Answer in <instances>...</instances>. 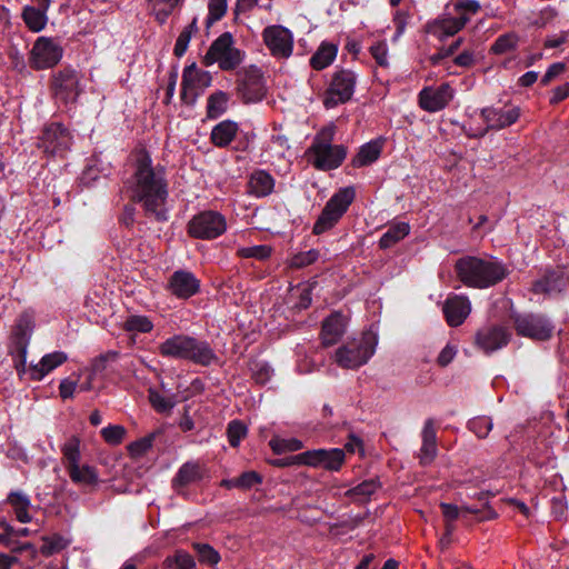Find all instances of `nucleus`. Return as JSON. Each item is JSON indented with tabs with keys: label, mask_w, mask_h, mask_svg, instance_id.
I'll return each mask as SVG.
<instances>
[{
	"label": "nucleus",
	"mask_w": 569,
	"mask_h": 569,
	"mask_svg": "<svg viewBox=\"0 0 569 569\" xmlns=\"http://www.w3.org/2000/svg\"><path fill=\"white\" fill-rule=\"evenodd\" d=\"M299 465L312 468H322L328 471H339L346 460L343 449H313L301 452L295 457Z\"/></svg>",
	"instance_id": "obj_14"
},
{
	"label": "nucleus",
	"mask_w": 569,
	"mask_h": 569,
	"mask_svg": "<svg viewBox=\"0 0 569 569\" xmlns=\"http://www.w3.org/2000/svg\"><path fill=\"white\" fill-rule=\"evenodd\" d=\"M440 508L442 510V515L446 520L447 536L452 535V532L455 530L453 521L457 520L460 516H462L463 513H477L478 512V510H476L471 507H468V506H463V507L459 508L456 505L446 503V502L440 503Z\"/></svg>",
	"instance_id": "obj_38"
},
{
	"label": "nucleus",
	"mask_w": 569,
	"mask_h": 569,
	"mask_svg": "<svg viewBox=\"0 0 569 569\" xmlns=\"http://www.w3.org/2000/svg\"><path fill=\"white\" fill-rule=\"evenodd\" d=\"M370 53L380 67H388V46L386 42H377L370 47Z\"/></svg>",
	"instance_id": "obj_57"
},
{
	"label": "nucleus",
	"mask_w": 569,
	"mask_h": 569,
	"mask_svg": "<svg viewBox=\"0 0 569 569\" xmlns=\"http://www.w3.org/2000/svg\"><path fill=\"white\" fill-rule=\"evenodd\" d=\"M212 77L210 72L191 64L184 68L181 82V98L187 103H192L196 99L211 86Z\"/></svg>",
	"instance_id": "obj_19"
},
{
	"label": "nucleus",
	"mask_w": 569,
	"mask_h": 569,
	"mask_svg": "<svg viewBox=\"0 0 569 569\" xmlns=\"http://www.w3.org/2000/svg\"><path fill=\"white\" fill-rule=\"evenodd\" d=\"M422 445L420 448L419 459L422 465H429L437 456V433L435 421L427 419L421 431Z\"/></svg>",
	"instance_id": "obj_28"
},
{
	"label": "nucleus",
	"mask_w": 569,
	"mask_h": 569,
	"mask_svg": "<svg viewBox=\"0 0 569 569\" xmlns=\"http://www.w3.org/2000/svg\"><path fill=\"white\" fill-rule=\"evenodd\" d=\"M518 39L513 33L500 36L491 47L493 53L502 54L513 50L517 46Z\"/></svg>",
	"instance_id": "obj_49"
},
{
	"label": "nucleus",
	"mask_w": 569,
	"mask_h": 569,
	"mask_svg": "<svg viewBox=\"0 0 569 569\" xmlns=\"http://www.w3.org/2000/svg\"><path fill=\"white\" fill-rule=\"evenodd\" d=\"M333 136L332 127L323 128L308 149L309 159L317 169H336L346 159V148L342 144H332Z\"/></svg>",
	"instance_id": "obj_5"
},
{
	"label": "nucleus",
	"mask_w": 569,
	"mask_h": 569,
	"mask_svg": "<svg viewBox=\"0 0 569 569\" xmlns=\"http://www.w3.org/2000/svg\"><path fill=\"white\" fill-rule=\"evenodd\" d=\"M157 21L164 23L168 17L173 12L183 0H147Z\"/></svg>",
	"instance_id": "obj_42"
},
{
	"label": "nucleus",
	"mask_w": 569,
	"mask_h": 569,
	"mask_svg": "<svg viewBox=\"0 0 569 569\" xmlns=\"http://www.w3.org/2000/svg\"><path fill=\"white\" fill-rule=\"evenodd\" d=\"M42 540L43 545L40 550L43 556H51L68 546V541L59 535L43 537Z\"/></svg>",
	"instance_id": "obj_48"
},
{
	"label": "nucleus",
	"mask_w": 569,
	"mask_h": 569,
	"mask_svg": "<svg viewBox=\"0 0 569 569\" xmlns=\"http://www.w3.org/2000/svg\"><path fill=\"white\" fill-rule=\"evenodd\" d=\"M63 49L53 38L39 37L31 50V64L36 69H48L56 66L62 58Z\"/></svg>",
	"instance_id": "obj_18"
},
{
	"label": "nucleus",
	"mask_w": 569,
	"mask_h": 569,
	"mask_svg": "<svg viewBox=\"0 0 569 569\" xmlns=\"http://www.w3.org/2000/svg\"><path fill=\"white\" fill-rule=\"evenodd\" d=\"M197 551L200 562L214 566L220 561L219 552L208 543L194 542L192 545Z\"/></svg>",
	"instance_id": "obj_47"
},
{
	"label": "nucleus",
	"mask_w": 569,
	"mask_h": 569,
	"mask_svg": "<svg viewBox=\"0 0 569 569\" xmlns=\"http://www.w3.org/2000/svg\"><path fill=\"white\" fill-rule=\"evenodd\" d=\"M238 92L246 103L262 100L266 94V84L261 70L249 66L239 72Z\"/></svg>",
	"instance_id": "obj_16"
},
{
	"label": "nucleus",
	"mask_w": 569,
	"mask_h": 569,
	"mask_svg": "<svg viewBox=\"0 0 569 569\" xmlns=\"http://www.w3.org/2000/svg\"><path fill=\"white\" fill-rule=\"evenodd\" d=\"M252 375L258 383H266L272 373V369L268 363L258 362L252 368Z\"/></svg>",
	"instance_id": "obj_60"
},
{
	"label": "nucleus",
	"mask_w": 569,
	"mask_h": 569,
	"mask_svg": "<svg viewBox=\"0 0 569 569\" xmlns=\"http://www.w3.org/2000/svg\"><path fill=\"white\" fill-rule=\"evenodd\" d=\"M102 438L110 445H119L126 435V429L119 425H111L101 430Z\"/></svg>",
	"instance_id": "obj_55"
},
{
	"label": "nucleus",
	"mask_w": 569,
	"mask_h": 569,
	"mask_svg": "<svg viewBox=\"0 0 569 569\" xmlns=\"http://www.w3.org/2000/svg\"><path fill=\"white\" fill-rule=\"evenodd\" d=\"M158 349L162 357L186 360L203 367H209L219 361L218 356L207 340L184 333L173 335L166 339L159 345Z\"/></svg>",
	"instance_id": "obj_3"
},
{
	"label": "nucleus",
	"mask_w": 569,
	"mask_h": 569,
	"mask_svg": "<svg viewBox=\"0 0 569 569\" xmlns=\"http://www.w3.org/2000/svg\"><path fill=\"white\" fill-rule=\"evenodd\" d=\"M229 96L223 91H216L208 97L207 117L217 119L222 116L228 108Z\"/></svg>",
	"instance_id": "obj_40"
},
{
	"label": "nucleus",
	"mask_w": 569,
	"mask_h": 569,
	"mask_svg": "<svg viewBox=\"0 0 569 569\" xmlns=\"http://www.w3.org/2000/svg\"><path fill=\"white\" fill-rule=\"evenodd\" d=\"M457 355V347L447 345L438 356L437 362L441 367L448 366Z\"/></svg>",
	"instance_id": "obj_63"
},
{
	"label": "nucleus",
	"mask_w": 569,
	"mask_h": 569,
	"mask_svg": "<svg viewBox=\"0 0 569 569\" xmlns=\"http://www.w3.org/2000/svg\"><path fill=\"white\" fill-rule=\"evenodd\" d=\"M226 230V218L217 211L200 212L188 224L189 234L198 239H216Z\"/></svg>",
	"instance_id": "obj_12"
},
{
	"label": "nucleus",
	"mask_w": 569,
	"mask_h": 569,
	"mask_svg": "<svg viewBox=\"0 0 569 569\" xmlns=\"http://www.w3.org/2000/svg\"><path fill=\"white\" fill-rule=\"evenodd\" d=\"M521 110L516 106L506 108L486 107L480 110V117L485 122V127L472 128L463 124V132L470 138H482L490 130L499 131L516 123L520 118Z\"/></svg>",
	"instance_id": "obj_6"
},
{
	"label": "nucleus",
	"mask_w": 569,
	"mask_h": 569,
	"mask_svg": "<svg viewBox=\"0 0 569 569\" xmlns=\"http://www.w3.org/2000/svg\"><path fill=\"white\" fill-rule=\"evenodd\" d=\"M238 130L237 122L231 120L221 121L212 128L211 141L216 147L224 148L236 138Z\"/></svg>",
	"instance_id": "obj_32"
},
{
	"label": "nucleus",
	"mask_w": 569,
	"mask_h": 569,
	"mask_svg": "<svg viewBox=\"0 0 569 569\" xmlns=\"http://www.w3.org/2000/svg\"><path fill=\"white\" fill-rule=\"evenodd\" d=\"M162 566L164 569H196V561L189 552L179 549L172 556H168Z\"/></svg>",
	"instance_id": "obj_41"
},
{
	"label": "nucleus",
	"mask_w": 569,
	"mask_h": 569,
	"mask_svg": "<svg viewBox=\"0 0 569 569\" xmlns=\"http://www.w3.org/2000/svg\"><path fill=\"white\" fill-rule=\"evenodd\" d=\"M8 502L11 505L19 522L28 523L32 520V517L29 513L31 502L26 493L21 491H13L8 496Z\"/></svg>",
	"instance_id": "obj_34"
},
{
	"label": "nucleus",
	"mask_w": 569,
	"mask_h": 569,
	"mask_svg": "<svg viewBox=\"0 0 569 569\" xmlns=\"http://www.w3.org/2000/svg\"><path fill=\"white\" fill-rule=\"evenodd\" d=\"M71 136L69 131L60 123H50L47 126L40 137L39 147L46 153L56 156L62 154L70 148Z\"/></svg>",
	"instance_id": "obj_21"
},
{
	"label": "nucleus",
	"mask_w": 569,
	"mask_h": 569,
	"mask_svg": "<svg viewBox=\"0 0 569 569\" xmlns=\"http://www.w3.org/2000/svg\"><path fill=\"white\" fill-rule=\"evenodd\" d=\"M512 319L519 336L536 340H546L551 336L552 327L550 322L540 315H516Z\"/></svg>",
	"instance_id": "obj_20"
},
{
	"label": "nucleus",
	"mask_w": 569,
	"mask_h": 569,
	"mask_svg": "<svg viewBox=\"0 0 569 569\" xmlns=\"http://www.w3.org/2000/svg\"><path fill=\"white\" fill-rule=\"evenodd\" d=\"M480 10L476 0H458L446 7L445 12L426 24V31L439 40L458 33L467 22Z\"/></svg>",
	"instance_id": "obj_4"
},
{
	"label": "nucleus",
	"mask_w": 569,
	"mask_h": 569,
	"mask_svg": "<svg viewBox=\"0 0 569 569\" xmlns=\"http://www.w3.org/2000/svg\"><path fill=\"white\" fill-rule=\"evenodd\" d=\"M200 282L193 273L184 270L173 272L169 281L171 292L178 298H189L199 290Z\"/></svg>",
	"instance_id": "obj_26"
},
{
	"label": "nucleus",
	"mask_w": 569,
	"mask_h": 569,
	"mask_svg": "<svg viewBox=\"0 0 569 569\" xmlns=\"http://www.w3.org/2000/svg\"><path fill=\"white\" fill-rule=\"evenodd\" d=\"M566 69V64L562 62L552 63L541 79L542 84H548L552 79L561 74Z\"/></svg>",
	"instance_id": "obj_64"
},
{
	"label": "nucleus",
	"mask_w": 569,
	"mask_h": 569,
	"mask_svg": "<svg viewBox=\"0 0 569 569\" xmlns=\"http://www.w3.org/2000/svg\"><path fill=\"white\" fill-rule=\"evenodd\" d=\"M379 488L380 482L377 479H368L347 490L346 496L356 502H366Z\"/></svg>",
	"instance_id": "obj_37"
},
{
	"label": "nucleus",
	"mask_w": 569,
	"mask_h": 569,
	"mask_svg": "<svg viewBox=\"0 0 569 569\" xmlns=\"http://www.w3.org/2000/svg\"><path fill=\"white\" fill-rule=\"evenodd\" d=\"M262 39L270 54L276 59H288L293 51L292 32L280 24L268 26L262 31Z\"/></svg>",
	"instance_id": "obj_15"
},
{
	"label": "nucleus",
	"mask_w": 569,
	"mask_h": 569,
	"mask_svg": "<svg viewBox=\"0 0 569 569\" xmlns=\"http://www.w3.org/2000/svg\"><path fill=\"white\" fill-rule=\"evenodd\" d=\"M238 254L242 258H254L258 260H264L271 254V249L268 246H252L243 247L238 249Z\"/></svg>",
	"instance_id": "obj_53"
},
{
	"label": "nucleus",
	"mask_w": 569,
	"mask_h": 569,
	"mask_svg": "<svg viewBox=\"0 0 569 569\" xmlns=\"http://www.w3.org/2000/svg\"><path fill=\"white\" fill-rule=\"evenodd\" d=\"M247 435V427L239 420H232L228 425V438L231 447H238Z\"/></svg>",
	"instance_id": "obj_52"
},
{
	"label": "nucleus",
	"mask_w": 569,
	"mask_h": 569,
	"mask_svg": "<svg viewBox=\"0 0 569 569\" xmlns=\"http://www.w3.org/2000/svg\"><path fill=\"white\" fill-rule=\"evenodd\" d=\"M248 187L254 197H267L273 191L274 179L267 171L257 170L250 176Z\"/></svg>",
	"instance_id": "obj_31"
},
{
	"label": "nucleus",
	"mask_w": 569,
	"mask_h": 569,
	"mask_svg": "<svg viewBox=\"0 0 569 569\" xmlns=\"http://www.w3.org/2000/svg\"><path fill=\"white\" fill-rule=\"evenodd\" d=\"M443 313L449 326H460L471 311V305L467 297H449L443 305Z\"/></svg>",
	"instance_id": "obj_25"
},
{
	"label": "nucleus",
	"mask_w": 569,
	"mask_h": 569,
	"mask_svg": "<svg viewBox=\"0 0 569 569\" xmlns=\"http://www.w3.org/2000/svg\"><path fill=\"white\" fill-rule=\"evenodd\" d=\"M44 8L26 7L22 11V18L27 27L33 31H41L48 21Z\"/></svg>",
	"instance_id": "obj_39"
},
{
	"label": "nucleus",
	"mask_w": 569,
	"mask_h": 569,
	"mask_svg": "<svg viewBox=\"0 0 569 569\" xmlns=\"http://www.w3.org/2000/svg\"><path fill=\"white\" fill-rule=\"evenodd\" d=\"M455 97V90L449 83L439 87H426L418 96L419 106L428 112H438L445 109Z\"/></svg>",
	"instance_id": "obj_22"
},
{
	"label": "nucleus",
	"mask_w": 569,
	"mask_h": 569,
	"mask_svg": "<svg viewBox=\"0 0 569 569\" xmlns=\"http://www.w3.org/2000/svg\"><path fill=\"white\" fill-rule=\"evenodd\" d=\"M357 76L351 70H339L332 74V79L323 94V106L332 109L349 101L355 92Z\"/></svg>",
	"instance_id": "obj_11"
},
{
	"label": "nucleus",
	"mask_w": 569,
	"mask_h": 569,
	"mask_svg": "<svg viewBox=\"0 0 569 569\" xmlns=\"http://www.w3.org/2000/svg\"><path fill=\"white\" fill-rule=\"evenodd\" d=\"M356 192L352 187H346L336 192L326 203L320 216L313 224V233L321 234L333 228L341 217L347 212L355 199Z\"/></svg>",
	"instance_id": "obj_8"
},
{
	"label": "nucleus",
	"mask_w": 569,
	"mask_h": 569,
	"mask_svg": "<svg viewBox=\"0 0 569 569\" xmlns=\"http://www.w3.org/2000/svg\"><path fill=\"white\" fill-rule=\"evenodd\" d=\"M153 328L152 321L146 316L132 315L129 316L124 323L123 329L129 332H150Z\"/></svg>",
	"instance_id": "obj_46"
},
{
	"label": "nucleus",
	"mask_w": 569,
	"mask_h": 569,
	"mask_svg": "<svg viewBox=\"0 0 569 569\" xmlns=\"http://www.w3.org/2000/svg\"><path fill=\"white\" fill-rule=\"evenodd\" d=\"M149 400H150V403L152 405V407L158 412L170 411L174 406V401L171 398L166 397V396L161 395L160 392L152 390V389L149 390Z\"/></svg>",
	"instance_id": "obj_51"
},
{
	"label": "nucleus",
	"mask_w": 569,
	"mask_h": 569,
	"mask_svg": "<svg viewBox=\"0 0 569 569\" xmlns=\"http://www.w3.org/2000/svg\"><path fill=\"white\" fill-rule=\"evenodd\" d=\"M207 27L209 28L214 22L219 21L227 11V0H210L208 4Z\"/></svg>",
	"instance_id": "obj_50"
},
{
	"label": "nucleus",
	"mask_w": 569,
	"mask_h": 569,
	"mask_svg": "<svg viewBox=\"0 0 569 569\" xmlns=\"http://www.w3.org/2000/svg\"><path fill=\"white\" fill-rule=\"evenodd\" d=\"M52 90L54 98L63 103L74 102L82 92L79 73L71 68H64L53 76Z\"/></svg>",
	"instance_id": "obj_17"
},
{
	"label": "nucleus",
	"mask_w": 569,
	"mask_h": 569,
	"mask_svg": "<svg viewBox=\"0 0 569 569\" xmlns=\"http://www.w3.org/2000/svg\"><path fill=\"white\" fill-rule=\"evenodd\" d=\"M67 353L62 351H54L44 355L39 361V363L30 366V378L38 381L42 380L48 373L53 371L59 366L63 365L67 361Z\"/></svg>",
	"instance_id": "obj_29"
},
{
	"label": "nucleus",
	"mask_w": 569,
	"mask_h": 569,
	"mask_svg": "<svg viewBox=\"0 0 569 569\" xmlns=\"http://www.w3.org/2000/svg\"><path fill=\"white\" fill-rule=\"evenodd\" d=\"M338 47L331 42H322L310 58V66L315 70H322L329 67L336 59Z\"/></svg>",
	"instance_id": "obj_33"
},
{
	"label": "nucleus",
	"mask_w": 569,
	"mask_h": 569,
	"mask_svg": "<svg viewBox=\"0 0 569 569\" xmlns=\"http://www.w3.org/2000/svg\"><path fill=\"white\" fill-rule=\"evenodd\" d=\"M346 318L335 312L323 320L321 340L325 347L336 345L346 331Z\"/></svg>",
	"instance_id": "obj_27"
},
{
	"label": "nucleus",
	"mask_w": 569,
	"mask_h": 569,
	"mask_svg": "<svg viewBox=\"0 0 569 569\" xmlns=\"http://www.w3.org/2000/svg\"><path fill=\"white\" fill-rule=\"evenodd\" d=\"M569 284V272L565 269H557L545 273L533 286L535 293L556 295L566 289Z\"/></svg>",
	"instance_id": "obj_24"
},
{
	"label": "nucleus",
	"mask_w": 569,
	"mask_h": 569,
	"mask_svg": "<svg viewBox=\"0 0 569 569\" xmlns=\"http://www.w3.org/2000/svg\"><path fill=\"white\" fill-rule=\"evenodd\" d=\"M511 332L502 326H488L478 330L476 335V346L485 353L489 355L502 349L508 345Z\"/></svg>",
	"instance_id": "obj_23"
},
{
	"label": "nucleus",
	"mask_w": 569,
	"mask_h": 569,
	"mask_svg": "<svg viewBox=\"0 0 569 569\" xmlns=\"http://www.w3.org/2000/svg\"><path fill=\"white\" fill-rule=\"evenodd\" d=\"M132 200L140 203L147 216L158 221L168 220V183L164 168L153 166L150 154L140 150L136 154L134 173L130 184Z\"/></svg>",
	"instance_id": "obj_1"
},
{
	"label": "nucleus",
	"mask_w": 569,
	"mask_h": 569,
	"mask_svg": "<svg viewBox=\"0 0 569 569\" xmlns=\"http://www.w3.org/2000/svg\"><path fill=\"white\" fill-rule=\"evenodd\" d=\"M34 328V318L30 312H23L17 319L13 335L11 352L17 356V370L26 371L27 353L30 338Z\"/></svg>",
	"instance_id": "obj_13"
},
{
	"label": "nucleus",
	"mask_w": 569,
	"mask_h": 569,
	"mask_svg": "<svg viewBox=\"0 0 569 569\" xmlns=\"http://www.w3.org/2000/svg\"><path fill=\"white\" fill-rule=\"evenodd\" d=\"M198 32V19L193 18L191 23L187 26L181 33L179 34L176 44H174V54L177 57H182L189 46L192 34Z\"/></svg>",
	"instance_id": "obj_44"
},
{
	"label": "nucleus",
	"mask_w": 569,
	"mask_h": 569,
	"mask_svg": "<svg viewBox=\"0 0 569 569\" xmlns=\"http://www.w3.org/2000/svg\"><path fill=\"white\" fill-rule=\"evenodd\" d=\"M382 143L379 140L363 144L358 154L353 158L352 164L357 168L369 166L375 162L381 153Z\"/></svg>",
	"instance_id": "obj_35"
},
{
	"label": "nucleus",
	"mask_w": 569,
	"mask_h": 569,
	"mask_svg": "<svg viewBox=\"0 0 569 569\" xmlns=\"http://www.w3.org/2000/svg\"><path fill=\"white\" fill-rule=\"evenodd\" d=\"M319 257V252L315 249L299 252L295 254L290 260V266L293 268H303L313 263Z\"/></svg>",
	"instance_id": "obj_56"
},
{
	"label": "nucleus",
	"mask_w": 569,
	"mask_h": 569,
	"mask_svg": "<svg viewBox=\"0 0 569 569\" xmlns=\"http://www.w3.org/2000/svg\"><path fill=\"white\" fill-rule=\"evenodd\" d=\"M63 465L72 482L81 486H93L98 482L97 470L89 465H80V442L77 438L70 439L62 447Z\"/></svg>",
	"instance_id": "obj_10"
},
{
	"label": "nucleus",
	"mask_w": 569,
	"mask_h": 569,
	"mask_svg": "<svg viewBox=\"0 0 569 569\" xmlns=\"http://www.w3.org/2000/svg\"><path fill=\"white\" fill-rule=\"evenodd\" d=\"M289 150L287 137L282 134H273L268 146V151L277 158H283Z\"/></svg>",
	"instance_id": "obj_54"
},
{
	"label": "nucleus",
	"mask_w": 569,
	"mask_h": 569,
	"mask_svg": "<svg viewBox=\"0 0 569 569\" xmlns=\"http://www.w3.org/2000/svg\"><path fill=\"white\" fill-rule=\"evenodd\" d=\"M462 43V38H458L447 48H440L437 53L431 56L430 60L433 64H438L442 59L452 56Z\"/></svg>",
	"instance_id": "obj_58"
},
{
	"label": "nucleus",
	"mask_w": 569,
	"mask_h": 569,
	"mask_svg": "<svg viewBox=\"0 0 569 569\" xmlns=\"http://www.w3.org/2000/svg\"><path fill=\"white\" fill-rule=\"evenodd\" d=\"M153 442V436L141 438L129 446V450L134 456H141L147 452Z\"/></svg>",
	"instance_id": "obj_62"
},
{
	"label": "nucleus",
	"mask_w": 569,
	"mask_h": 569,
	"mask_svg": "<svg viewBox=\"0 0 569 569\" xmlns=\"http://www.w3.org/2000/svg\"><path fill=\"white\" fill-rule=\"evenodd\" d=\"M480 56L475 51L465 50L455 58V63L462 68H470L476 64Z\"/></svg>",
	"instance_id": "obj_61"
},
{
	"label": "nucleus",
	"mask_w": 569,
	"mask_h": 569,
	"mask_svg": "<svg viewBox=\"0 0 569 569\" xmlns=\"http://www.w3.org/2000/svg\"><path fill=\"white\" fill-rule=\"evenodd\" d=\"M455 269L459 280L468 287L486 289L502 281L507 267L495 258L466 256L457 260Z\"/></svg>",
	"instance_id": "obj_2"
},
{
	"label": "nucleus",
	"mask_w": 569,
	"mask_h": 569,
	"mask_svg": "<svg viewBox=\"0 0 569 569\" xmlns=\"http://www.w3.org/2000/svg\"><path fill=\"white\" fill-rule=\"evenodd\" d=\"M269 446L272 451L277 455H281L284 452L298 451L303 448V442L297 438H280L273 437L269 441Z\"/></svg>",
	"instance_id": "obj_43"
},
{
	"label": "nucleus",
	"mask_w": 569,
	"mask_h": 569,
	"mask_svg": "<svg viewBox=\"0 0 569 569\" xmlns=\"http://www.w3.org/2000/svg\"><path fill=\"white\" fill-rule=\"evenodd\" d=\"M204 465L198 461H188L183 463L176 473L172 485L174 488L184 487L201 480L206 476Z\"/></svg>",
	"instance_id": "obj_30"
},
{
	"label": "nucleus",
	"mask_w": 569,
	"mask_h": 569,
	"mask_svg": "<svg viewBox=\"0 0 569 569\" xmlns=\"http://www.w3.org/2000/svg\"><path fill=\"white\" fill-rule=\"evenodd\" d=\"M262 478L256 471H246L240 477H238V483L240 489H250L256 485L261 483Z\"/></svg>",
	"instance_id": "obj_59"
},
{
	"label": "nucleus",
	"mask_w": 569,
	"mask_h": 569,
	"mask_svg": "<svg viewBox=\"0 0 569 569\" xmlns=\"http://www.w3.org/2000/svg\"><path fill=\"white\" fill-rule=\"evenodd\" d=\"M244 58L243 51L234 47V40L230 32L220 34L210 46L203 57L206 66L218 63L222 70H233Z\"/></svg>",
	"instance_id": "obj_9"
},
{
	"label": "nucleus",
	"mask_w": 569,
	"mask_h": 569,
	"mask_svg": "<svg viewBox=\"0 0 569 569\" xmlns=\"http://www.w3.org/2000/svg\"><path fill=\"white\" fill-rule=\"evenodd\" d=\"M467 427L477 438L485 439L492 430L493 421L490 417L479 416L470 419Z\"/></svg>",
	"instance_id": "obj_45"
},
{
	"label": "nucleus",
	"mask_w": 569,
	"mask_h": 569,
	"mask_svg": "<svg viewBox=\"0 0 569 569\" xmlns=\"http://www.w3.org/2000/svg\"><path fill=\"white\" fill-rule=\"evenodd\" d=\"M376 346L377 336L365 332L359 339L349 341L336 351V362L347 369L359 368L372 357Z\"/></svg>",
	"instance_id": "obj_7"
},
{
	"label": "nucleus",
	"mask_w": 569,
	"mask_h": 569,
	"mask_svg": "<svg viewBox=\"0 0 569 569\" xmlns=\"http://www.w3.org/2000/svg\"><path fill=\"white\" fill-rule=\"evenodd\" d=\"M410 232V226L407 222H397L390 224L387 231L381 236L379 246L382 249H388L406 238Z\"/></svg>",
	"instance_id": "obj_36"
}]
</instances>
